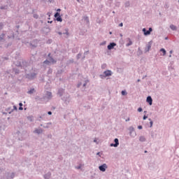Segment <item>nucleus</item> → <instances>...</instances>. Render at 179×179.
I'll return each mask as SVG.
<instances>
[{
    "mask_svg": "<svg viewBox=\"0 0 179 179\" xmlns=\"http://www.w3.org/2000/svg\"><path fill=\"white\" fill-rule=\"evenodd\" d=\"M1 59H3V61H8V59H9L8 57H1Z\"/></svg>",
    "mask_w": 179,
    "mask_h": 179,
    "instance_id": "35",
    "label": "nucleus"
},
{
    "mask_svg": "<svg viewBox=\"0 0 179 179\" xmlns=\"http://www.w3.org/2000/svg\"><path fill=\"white\" fill-rule=\"evenodd\" d=\"M0 41L2 43L5 41V34H1L0 35Z\"/></svg>",
    "mask_w": 179,
    "mask_h": 179,
    "instance_id": "13",
    "label": "nucleus"
},
{
    "mask_svg": "<svg viewBox=\"0 0 179 179\" xmlns=\"http://www.w3.org/2000/svg\"><path fill=\"white\" fill-rule=\"evenodd\" d=\"M62 92H63L62 90H59L58 91V94H59L60 96H62Z\"/></svg>",
    "mask_w": 179,
    "mask_h": 179,
    "instance_id": "34",
    "label": "nucleus"
},
{
    "mask_svg": "<svg viewBox=\"0 0 179 179\" xmlns=\"http://www.w3.org/2000/svg\"><path fill=\"white\" fill-rule=\"evenodd\" d=\"M33 93H36V90L34 88H31L27 92L28 94H33Z\"/></svg>",
    "mask_w": 179,
    "mask_h": 179,
    "instance_id": "17",
    "label": "nucleus"
},
{
    "mask_svg": "<svg viewBox=\"0 0 179 179\" xmlns=\"http://www.w3.org/2000/svg\"><path fill=\"white\" fill-rule=\"evenodd\" d=\"M150 48H152V41L148 42V43L147 44L146 48L145 49V52H149Z\"/></svg>",
    "mask_w": 179,
    "mask_h": 179,
    "instance_id": "7",
    "label": "nucleus"
},
{
    "mask_svg": "<svg viewBox=\"0 0 179 179\" xmlns=\"http://www.w3.org/2000/svg\"><path fill=\"white\" fill-rule=\"evenodd\" d=\"M100 171H106V169H107V164H103V165L100 166L99 167Z\"/></svg>",
    "mask_w": 179,
    "mask_h": 179,
    "instance_id": "9",
    "label": "nucleus"
},
{
    "mask_svg": "<svg viewBox=\"0 0 179 179\" xmlns=\"http://www.w3.org/2000/svg\"><path fill=\"white\" fill-rule=\"evenodd\" d=\"M36 76H37L36 73H30L26 75L27 79H29V80H33L36 79Z\"/></svg>",
    "mask_w": 179,
    "mask_h": 179,
    "instance_id": "4",
    "label": "nucleus"
},
{
    "mask_svg": "<svg viewBox=\"0 0 179 179\" xmlns=\"http://www.w3.org/2000/svg\"><path fill=\"white\" fill-rule=\"evenodd\" d=\"M112 75H113V71H111V70H106L103 72V74H101L99 77L101 78V79H104V78L111 76Z\"/></svg>",
    "mask_w": 179,
    "mask_h": 179,
    "instance_id": "1",
    "label": "nucleus"
},
{
    "mask_svg": "<svg viewBox=\"0 0 179 179\" xmlns=\"http://www.w3.org/2000/svg\"><path fill=\"white\" fill-rule=\"evenodd\" d=\"M122 26H124V24L122 22H121L120 24H119V27H122Z\"/></svg>",
    "mask_w": 179,
    "mask_h": 179,
    "instance_id": "51",
    "label": "nucleus"
},
{
    "mask_svg": "<svg viewBox=\"0 0 179 179\" xmlns=\"http://www.w3.org/2000/svg\"><path fill=\"white\" fill-rule=\"evenodd\" d=\"M50 3L54 2V0H48Z\"/></svg>",
    "mask_w": 179,
    "mask_h": 179,
    "instance_id": "59",
    "label": "nucleus"
},
{
    "mask_svg": "<svg viewBox=\"0 0 179 179\" xmlns=\"http://www.w3.org/2000/svg\"><path fill=\"white\" fill-rule=\"evenodd\" d=\"M142 128H143V127H142V125L138 126V129H142Z\"/></svg>",
    "mask_w": 179,
    "mask_h": 179,
    "instance_id": "48",
    "label": "nucleus"
},
{
    "mask_svg": "<svg viewBox=\"0 0 179 179\" xmlns=\"http://www.w3.org/2000/svg\"><path fill=\"white\" fill-rule=\"evenodd\" d=\"M34 19H38V15L34 14Z\"/></svg>",
    "mask_w": 179,
    "mask_h": 179,
    "instance_id": "43",
    "label": "nucleus"
},
{
    "mask_svg": "<svg viewBox=\"0 0 179 179\" xmlns=\"http://www.w3.org/2000/svg\"><path fill=\"white\" fill-rule=\"evenodd\" d=\"M142 54H143V52H142V50H141V48H138V52H137V55H142Z\"/></svg>",
    "mask_w": 179,
    "mask_h": 179,
    "instance_id": "23",
    "label": "nucleus"
},
{
    "mask_svg": "<svg viewBox=\"0 0 179 179\" xmlns=\"http://www.w3.org/2000/svg\"><path fill=\"white\" fill-rule=\"evenodd\" d=\"M48 115H52V112L48 111Z\"/></svg>",
    "mask_w": 179,
    "mask_h": 179,
    "instance_id": "49",
    "label": "nucleus"
},
{
    "mask_svg": "<svg viewBox=\"0 0 179 179\" xmlns=\"http://www.w3.org/2000/svg\"><path fill=\"white\" fill-rule=\"evenodd\" d=\"M30 45H31V47H33L34 48H36V47H37L36 45H33L32 43H30Z\"/></svg>",
    "mask_w": 179,
    "mask_h": 179,
    "instance_id": "46",
    "label": "nucleus"
},
{
    "mask_svg": "<svg viewBox=\"0 0 179 179\" xmlns=\"http://www.w3.org/2000/svg\"><path fill=\"white\" fill-rule=\"evenodd\" d=\"M127 91L125 90L122 91V96H127Z\"/></svg>",
    "mask_w": 179,
    "mask_h": 179,
    "instance_id": "32",
    "label": "nucleus"
},
{
    "mask_svg": "<svg viewBox=\"0 0 179 179\" xmlns=\"http://www.w3.org/2000/svg\"><path fill=\"white\" fill-rule=\"evenodd\" d=\"M142 31L143 32L144 36H150V33L153 31V29L152 27H150L148 30H146V28H143Z\"/></svg>",
    "mask_w": 179,
    "mask_h": 179,
    "instance_id": "5",
    "label": "nucleus"
},
{
    "mask_svg": "<svg viewBox=\"0 0 179 179\" xmlns=\"http://www.w3.org/2000/svg\"><path fill=\"white\" fill-rule=\"evenodd\" d=\"M48 23H52V21H48Z\"/></svg>",
    "mask_w": 179,
    "mask_h": 179,
    "instance_id": "60",
    "label": "nucleus"
},
{
    "mask_svg": "<svg viewBox=\"0 0 179 179\" xmlns=\"http://www.w3.org/2000/svg\"><path fill=\"white\" fill-rule=\"evenodd\" d=\"M106 68H107V64H103L101 65V69H106Z\"/></svg>",
    "mask_w": 179,
    "mask_h": 179,
    "instance_id": "33",
    "label": "nucleus"
},
{
    "mask_svg": "<svg viewBox=\"0 0 179 179\" xmlns=\"http://www.w3.org/2000/svg\"><path fill=\"white\" fill-rule=\"evenodd\" d=\"M129 120H130L129 118L127 119V120H126V122L129 121Z\"/></svg>",
    "mask_w": 179,
    "mask_h": 179,
    "instance_id": "62",
    "label": "nucleus"
},
{
    "mask_svg": "<svg viewBox=\"0 0 179 179\" xmlns=\"http://www.w3.org/2000/svg\"><path fill=\"white\" fill-rule=\"evenodd\" d=\"M148 119V116H146V115H144V116L143 117V120L145 121V120Z\"/></svg>",
    "mask_w": 179,
    "mask_h": 179,
    "instance_id": "45",
    "label": "nucleus"
},
{
    "mask_svg": "<svg viewBox=\"0 0 179 179\" xmlns=\"http://www.w3.org/2000/svg\"><path fill=\"white\" fill-rule=\"evenodd\" d=\"M6 111L9 113L10 111H12V109L10 108V107H9V108H6Z\"/></svg>",
    "mask_w": 179,
    "mask_h": 179,
    "instance_id": "39",
    "label": "nucleus"
},
{
    "mask_svg": "<svg viewBox=\"0 0 179 179\" xmlns=\"http://www.w3.org/2000/svg\"><path fill=\"white\" fill-rule=\"evenodd\" d=\"M83 124H85V122L83 120H81L80 125H83Z\"/></svg>",
    "mask_w": 179,
    "mask_h": 179,
    "instance_id": "54",
    "label": "nucleus"
},
{
    "mask_svg": "<svg viewBox=\"0 0 179 179\" xmlns=\"http://www.w3.org/2000/svg\"><path fill=\"white\" fill-rule=\"evenodd\" d=\"M148 120H149V121H150V127L152 128V127H153V121H152V119H150V118Z\"/></svg>",
    "mask_w": 179,
    "mask_h": 179,
    "instance_id": "28",
    "label": "nucleus"
},
{
    "mask_svg": "<svg viewBox=\"0 0 179 179\" xmlns=\"http://www.w3.org/2000/svg\"><path fill=\"white\" fill-rule=\"evenodd\" d=\"M115 144L111 143L110 146L111 147L114 146V148H117V146H118V145H120V143L118 142V138L115 139Z\"/></svg>",
    "mask_w": 179,
    "mask_h": 179,
    "instance_id": "11",
    "label": "nucleus"
},
{
    "mask_svg": "<svg viewBox=\"0 0 179 179\" xmlns=\"http://www.w3.org/2000/svg\"><path fill=\"white\" fill-rule=\"evenodd\" d=\"M16 66H23L22 65V63L20 62H17V63L15 64Z\"/></svg>",
    "mask_w": 179,
    "mask_h": 179,
    "instance_id": "29",
    "label": "nucleus"
},
{
    "mask_svg": "<svg viewBox=\"0 0 179 179\" xmlns=\"http://www.w3.org/2000/svg\"><path fill=\"white\" fill-rule=\"evenodd\" d=\"M13 72H15V75L19 74V72H20V71H19V69H13Z\"/></svg>",
    "mask_w": 179,
    "mask_h": 179,
    "instance_id": "24",
    "label": "nucleus"
},
{
    "mask_svg": "<svg viewBox=\"0 0 179 179\" xmlns=\"http://www.w3.org/2000/svg\"><path fill=\"white\" fill-rule=\"evenodd\" d=\"M63 34H66V36H69V31L68 29H66V32L63 33Z\"/></svg>",
    "mask_w": 179,
    "mask_h": 179,
    "instance_id": "38",
    "label": "nucleus"
},
{
    "mask_svg": "<svg viewBox=\"0 0 179 179\" xmlns=\"http://www.w3.org/2000/svg\"><path fill=\"white\" fill-rule=\"evenodd\" d=\"M22 64H26V62H22Z\"/></svg>",
    "mask_w": 179,
    "mask_h": 179,
    "instance_id": "63",
    "label": "nucleus"
},
{
    "mask_svg": "<svg viewBox=\"0 0 179 179\" xmlns=\"http://www.w3.org/2000/svg\"><path fill=\"white\" fill-rule=\"evenodd\" d=\"M140 141H141V142L145 141V138H144L143 136H141V137L140 138Z\"/></svg>",
    "mask_w": 179,
    "mask_h": 179,
    "instance_id": "42",
    "label": "nucleus"
},
{
    "mask_svg": "<svg viewBox=\"0 0 179 179\" xmlns=\"http://www.w3.org/2000/svg\"><path fill=\"white\" fill-rule=\"evenodd\" d=\"M57 34H59V36H62V32L59 31V32H57Z\"/></svg>",
    "mask_w": 179,
    "mask_h": 179,
    "instance_id": "55",
    "label": "nucleus"
},
{
    "mask_svg": "<svg viewBox=\"0 0 179 179\" xmlns=\"http://www.w3.org/2000/svg\"><path fill=\"white\" fill-rule=\"evenodd\" d=\"M57 22H62V17L60 16L56 18Z\"/></svg>",
    "mask_w": 179,
    "mask_h": 179,
    "instance_id": "25",
    "label": "nucleus"
},
{
    "mask_svg": "<svg viewBox=\"0 0 179 179\" xmlns=\"http://www.w3.org/2000/svg\"><path fill=\"white\" fill-rule=\"evenodd\" d=\"M19 106H20V107H23V103H20Z\"/></svg>",
    "mask_w": 179,
    "mask_h": 179,
    "instance_id": "57",
    "label": "nucleus"
},
{
    "mask_svg": "<svg viewBox=\"0 0 179 179\" xmlns=\"http://www.w3.org/2000/svg\"><path fill=\"white\" fill-rule=\"evenodd\" d=\"M83 19V20H85V22H86L87 24H89V23H90V21L89 20V17L84 16Z\"/></svg>",
    "mask_w": 179,
    "mask_h": 179,
    "instance_id": "16",
    "label": "nucleus"
},
{
    "mask_svg": "<svg viewBox=\"0 0 179 179\" xmlns=\"http://www.w3.org/2000/svg\"><path fill=\"white\" fill-rule=\"evenodd\" d=\"M87 85V81H85V83L83 84V87H85Z\"/></svg>",
    "mask_w": 179,
    "mask_h": 179,
    "instance_id": "50",
    "label": "nucleus"
},
{
    "mask_svg": "<svg viewBox=\"0 0 179 179\" xmlns=\"http://www.w3.org/2000/svg\"><path fill=\"white\" fill-rule=\"evenodd\" d=\"M62 100L64 101V103L68 106L71 102V96L69 94H66L63 97H62Z\"/></svg>",
    "mask_w": 179,
    "mask_h": 179,
    "instance_id": "2",
    "label": "nucleus"
},
{
    "mask_svg": "<svg viewBox=\"0 0 179 179\" xmlns=\"http://www.w3.org/2000/svg\"><path fill=\"white\" fill-rule=\"evenodd\" d=\"M77 2H78L79 3H80V0H77Z\"/></svg>",
    "mask_w": 179,
    "mask_h": 179,
    "instance_id": "61",
    "label": "nucleus"
},
{
    "mask_svg": "<svg viewBox=\"0 0 179 179\" xmlns=\"http://www.w3.org/2000/svg\"><path fill=\"white\" fill-rule=\"evenodd\" d=\"M57 12H61V8H58V9L57 10Z\"/></svg>",
    "mask_w": 179,
    "mask_h": 179,
    "instance_id": "58",
    "label": "nucleus"
},
{
    "mask_svg": "<svg viewBox=\"0 0 179 179\" xmlns=\"http://www.w3.org/2000/svg\"><path fill=\"white\" fill-rule=\"evenodd\" d=\"M3 26H4L3 22H0V31L1 30H2V29H3Z\"/></svg>",
    "mask_w": 179,
    "mask_h": 179,
    "instance_id": "31",
    "label": "nucleus"
},
{
    "mask_svg": "<svg viewBox=\"0 0 179 179\" xmlns=\"http://www.w3.org/2000/svg\"><path fill=\"white\" fill-rule=\"evenodd\" d=\"M117 45V43L112 42L109 45H108L107 48L110 51V50H114V47Z\"/></svg>",
    "mask_w": 179,
    "mask_h": 179,
    "instance_id": "6",
    "label": "nucleus"
},
{
    "mask_svg": "<svg viewBox=\"0 0 179 179\" xmlns=\"http://www.w3.org/2000/svg\"><path fill=\"white\" fill-rule=\"evenodd\" d=\"M57 64V60H55L53 57H50L48 59H45L43 62L45 65H50V64Z\"/></svg>",
    "mask_w": 179,
    "mask_h": 179,
    "instance_id": "3",
    "label": "nucleus"
},
{
    "mask_svg": "<svg viewBox=\"0 0 179 179\" xmlns=\"http://www.w3.org/2000/svg\"><path fill=\"white\" fill-rule=\"evenodd\" d=\"M34 134H38V135H40V134H43V129H36L34 130Z\"/></svg>",
    "mask_w": 179,
    "mask_h": 179,
    "instance_id": "12",
    "label": "nucleus"
},
{
    "mask_svg": "<svg viewBox=\"0 0 179 179\" xmlns=\"http://www.w3.org/2000/svg\"><path fill=\"white\" fill-rule=\"evenodd\" d=\"M47 113H44L43 115H41V116H39L38 117V121H41V120H43L45 117H46Z\"/></svg>",
    "mask_w": 179,
    "mask_h": 179,
    "instance_id": "15",
    "label": "nucleus"
},
{
    "mask_svg": "<svg viewBox=\"0 0 179 179\" xmlns=\"http://www.w3.org/2000/svg\"><path fill=\"white\" fill-rule=\"evenodd\" d=\"M129 131L130 135H132V134L135 132V129L134 128V127L131 126L129 128Z\"/></svg>",
    "mask_w": 179,
    "mask_h": 179,
    "instance_id": "14",
    "label": "nucleus"
},
{
    "mask_svg": "<svg viewBox=\"0 0 179 179\" xmlns=\"http://www.w3.org/2000/svg\"><path fill=\"white\" fill-rule=\"evenodd\" d=\"M0 9H1V10L8 9V6H1V7H0Z\"/></svg>",
    "mask_w": 179,
    "mask_h": 179,
    "instance_id": "30",
    "label": "nucleus"
},
{
    "mask_svg": "<svg viewBox=\"0 0 179 179\" xmlns=\"http://www.w3.org/2000/svg\"><path fill=\"white\" fill-rule=\"evenodd\" d=\"M82 57V53H78L77 55V59H80V58Z\"/></svg>",
    "mask_w": 179,
    "mask_h": 179,
    "instance_id": "36",
    "label": "nucleus"
},
{
    "mask_svg": "<svg viewBox=\"0 0 179 179\" xmlns=\"http://www.w3.org/2000/svg\"><path fill=\"white\" fill-rule=\"evenodd\" d=\"M170 29L173 30V31H176L177 30V27L174 24H171L170 25Z\"/></svg>",
    "mask_w": 179,
    "mask_h": 179,
    "instance_id": "18",
    "label": "nucleus"
},
{
    "mask_svg": "<svg viewBox=\"0 0 179 179\" xmlns=\"http://www.w3.org/2000/svg\"><path fill=\"white\" fill-rule=\"evenodd\" d=\"M137 111L138 113H142V111H143V109H142V108L140 107V108H138Z\"/></svg>",
    "mask_w": 179,
    "mask_h": 179,
    "instance_id": "37",
    "label": "nucleus"
},
{
    "mask_svg": "<svg viewBox=\"0 0 179 179\" xmlns=\"http://www.w3.org/2000/svg\"><path fill=\"white\" fill-rule=\"evenodd\" d=\"M51 43H52V39H49L48 41H47V44H51Z\"/></svg>",
    "mask_w": 179,
    "mask_h": 179,
    "instance_id": "41",
    "label": "nucleus"
},
{
    "mask_svg": "<svg viewBox=\"0 0 179 179\" xmlns=\"http://www.w3.org/2000/svg\"><path fill=\"white\" fill-rule=\"evenodd\" d=\"M19 110H20V111H22V110H23V107H22V106H20V107H19Z\"/></svg>",
    "mask_w": 179,
    "mask_h": 179,
    "instance_id": "53",
    "label": "nucleus"
},
{
    "mask_svg": "<svg viewBox=\"0 0 179 179\" xmlns=\"http://www.w3.org/2000/svg\"><path fill=\"white\" fill-rule=\"evenodd\" d=\"M137 82H141V80H140V79H138V80H137Z\"/></svg>",
    "mask_w": 179,
    "mask_h": 179,
    "instance_id": "64",
    "label": "nucleus"
},
{
    "mask_svg": "<svg viewBox=\"0 0 179 179\" xmlns=\"http://www.w3.org/2000/svg\"><path fill=\"white\" fill-rule=\"evenodd\" d=\"M46 99H48V100H51V99H52V93L50 92H46V96H45Z\"/></svg>",
    "mask_w": 179,
    "mask_h": 179,
    "instance_id": "10",
    "label": "nucleus"
},
{
    "mask_svg": "<svg viewBox=\"0 0 179 179\" xmlns=\"http://www.w3.org/2000/svg\"><path fill=\"white\" fill-rule=\"evenodd\" d=\"M59 16H61V15H59V13L56 12V13H55L54 17H55L56 19H57V17H59Z\"/></svg>",
    "mask_w": 179,
    "mask_h": 179,
    "instance_id": "27",
    "label": "nucleus"
},
{
    "mask_svg": "<svg viewBox=\"0 0 179 179\" xmlns=\"http://www.w3.org/2000/svg\"><path fill=\"white\" fill-rule=\"evenodd\" d=\"M132 41H131V38H129V43L126 44V47H129V45H132Z\"/></svg>",
    "mask_w": 179,
    "mask_h": 179,
    "instance_id": "22",
    "label": "nucleus"
},
{
    "mask_svg": "<svg viewBox=\"0 0 179 179\" xmlns=\"http://www.w3.org/2000/svg\"><path fill=\"white\" fill-rule=\"evenodd\" d=\"M82 85V83H78V85H77V87H80V85Z\"/></svg>",
    "mask_w": 179,
    "mask_h": 179,
    "instance_id": "56",
    "label": "nucleus"
},
{
    "mask_svg": "<svg viewBox=\"0 0 179 179\" xmlns=\"http://www.w3.org/2000/svg\"><path fill=\"white\" fill-rule=\"evenodd\" d=\"M48 75H50V73H52V69H48Z\"/></svg>",
    "mask_w": 179,
    "mask_h": 179,
    "instance_id": "40",
    "label": "nucleus"
},
{
    "mask_svg": "<svg viewBox=\"0 0 179 179\" xmlns=\"http://www.w3.org/2000/svg\"><path fill=\"white\" fill-rule=\"evenodd\" d=\"M50 57H52L51 56V53H49V54L48 55V58L49 59Z\"/></svg>",
    "mask_w": 179,
    "mask_h": 179,
    "instance_id": "52",
    "label": "nucleus"
},
{
    "mask_svg": "<svg viewBox=\"0 0 179 179\" xmlns=\"http://www.w3.org/2000/svg\"><path fill=\"white\" fill-rule=\"evenodd\" d=\"M14 110H15V111H17V107L16 106H13V109H11V110L8 112V114H12Z\"/></svg>",
    "mask_w": 179,
    "mask_h": 179,
    "instance_id": "20",
    "label": "nucleus"
},
{
    "mask_svg": "<svg viewBox=\"0 0 179 179\" xmlns=\"http://www.w3.org/2000/svg\"><path fill=\"white\" fill-rule=\"evenodd\" d=\"M52 123L51 122H48L45 124H43V128H50V127H51Z\"/></svg>",
    "mask_w": 179,
    "mask_h": 179,
    "instance_id": "19",
    "label": "nucleus"
},
{
    "mask_svg": "<svg viewBox=\"0 0 179 179\" xmlns=\"http://www.w3.org/2000/svg\"><path fill=\"white\" fill-rule=\"evenodd\" d=\"M28 120H29V121L33 122V117L30 116L28 117Z\"/></svg>",
    "mask_w": 179,
    "mask_h": 179,
    "instance_id": "44",
    "label": "nucleus"
},
{
    "mask_svg": "<svg viewBox=\"0 0 179 179\" xmlns=\"http://www.w3.org/2000/svg\"><path fill=\"white\" fill-rule=\"evenodd\" d=\"M146 101L147 103H148V104L150 106H152V104H153V99H152V96H148L146 99Z\"/></svg>",
    "mask_w": 179,
    "mask_h": 179,
    "instance_id": "8",
    "label": "nucleus"
},
{
    "mask_svg": "<svg viewBox=\"0 0 179 179\" xmlns=\"http://www.w3.org/2000/svg\"><path fill=\"white\" fill-rule=\"evenodd\" d=\"M88 54H89V50L85 51V52H84V55H87Z\"/></svg>",
    "mask_w": 179,
    "mask_h": 179,
    "instance_id": "47",
    "label": "nucleus"
},
{
    "mask_svg": "<svg viewBox=\"0 0 179 179\" xmlns=\"http://www.w3.org/2000/svg\"><path fill=\"white\" fill-rule=\"evenodd\" d=\"M160 52L163 53V55H166V49L162 48L160 49Z\"/></svg>",
    "mask_w": 179,
    "mask_h": 179,
    "instance_id": "26",
    "label": "nucleus"
},
{
    "mask_svg": "<svg viewBox=\"0 0 179 179\" xmlns=\"http://www.w3.org/2000/svg\"><path fill=\"white\" fill-rule=\"evenodd\" d=\"M130 5H131V3L129 2V1H127L124 3L125 8H129Z\"/></svg>",
    "mask_w": 179,
    "mask_h": 179,
    "instance_id": "21",
    "label": "nucleus"
}]
</instances>
